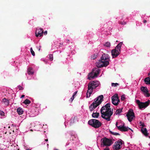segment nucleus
I'll return each instance as SVG.
<instances>
[{"instance_id":"nucleus-1","label":"nucleus","mask_w":150,"mask_h":150,"mask_svg":"<svg viewBox=\"0 0 150 150\" xmlns=\"http://www.w3.org/2000/svg\"><path fill=\"white\" fill-rule=\"evenodd\" d=\"M109 59V57L108 54H103L101 57V60H99L98 63L97 67L94 68L93 69L92 71L88 75V79L90 80H91L95 77H96L99 73V69L98 68L103 67H106L109 64L108 61H105Z\"/></svg>"},{"instance_id":"nucleus-2","label":"nucleus","mask_w":150,"mask_h":150,"mask_svg":"<svg viewBox=\"0 0 150 150\" xmlns=\"http://www.w3.org/2000/svg\"><path fill=\"white\" fill-rule=\"evenodd\" d=\"M113 110L110 108V104L108 103L103 106L100 109L101 117L107 121L111 120V117L113 114Z\"/></svg>"},{"instance_id":"nucleus-3","label":"nucleus","mask_w":150,"mask_h":150,"mask_svg":"<svg viewBox=\"0 0 150 150\" xmlns=\"http://www.w3.org/2000/svg\"><path fill=\"white\" fill-rule=\"evenodd\" d=\"M99 82L97 81H91L88 84L87 93L86 98L89 97L92 93L93 89H95L99 85Z\"/></svg>"},{"instance_id":"nucleus-4","label":"nucleus","mask_w":150,"mask_h":150,"mask_svg":"<svg viewBox=\"0 0 150 150\" xmlns=\"http://www.w3.org/2000/svg\"><path fill=\"white\" fill-rule=\"evenodd\" d=\"M103 96L101 95L94 100V101L91 105L89 108L91 111H93L94 109L96 108L98 105H100L103 100Z\"/></svg>"},{"instance_id":"nucleus-5","label":"nucleus","mask_w":150,"mask_h":150,"mask_svg":"<svg viewBox=\"0 0 150 150\" xmlns=\"http://www.w3.org/2000/svg\"><path fill=\"white\" fill-rule=\"evenodd\" d=\"M88 124L96 128L100 127L102 125L101 123L99 121L95 119L89 120Z\"/></svg>"},{"instance_id":"nucleus-6","label":"nucleus","mask_w":150,"mask_h":150,"mask_svg":"<svg viewBox=\"0 0 150 150\" xmlns=\"http://www.w3.org/2000/svg\"><path fill=\"white\" fill-rule=\"evenodd\" d=\"M101 141H102L103 146H110L113 143V142L111 139L108 138L106 137L102 139Z\"/></svg>"},{"instance_id":"nucleus-7","label":"nucleus","mask_w":150,"mask_h":150,"mask_svg":"<svg viewBox=\"0 0 150 150\" xmlns=\"http://www.w3.org/2000/svg\"><path fill=\"white\" fill-rule=\"evenodd\" d=\"M128 121L131 122L134 118L135 117L134 113L132 109H130L128 111L126 115Z\"/></svg>"},{"instance_id":"nucleus-8","label":"nucleus","mask_w":150,"mask_h":150,"mask_svg":"<svg viewBox=\"0 0 150 150\" xmlns=\"http://www.w3.org/2000/svg\"><path fill=\"white\" fill-rule=\"evenodd\" d=\"M136 103L138 105L139 108L142 109L147 107L149 104L150 101L148 100L145 103H142L140 102L139 100H136Z\"/></svg>"},{"instance_id":"nucleus-9","label":"nucleus","mask_w":150,"mask_h":150,"mask_svg":"<svg viewBox=\"0 0 150 150\" xmlns=\"http://www.w3.org/2000/svg\"><path fill=\"white\" fill-rule=\"evenodd\" d=\"M123 141L121 140L116 142L113 145V149L114 150H117L120 149L122 147L121 146L122 144Z\"/></svg>"},{"instance_id":"nucleus-10","label":"nucleus","mask_w":150,"mask_h":150,"mask_svg":"<svg viewBox=\"0 0 150 150\" xmlns=\"http://www.w3.org/2000/svg\"><path fill=\"white\" fill-rule=\"evenodd\" d=\"M112 103L115 105H117L118 104L120 100L118 99L117 94H115L112 97Z\"/></svg>"},{"instance_id":"nucleus-11","label":"nucleus","mask_w":150,"mask_h":150,"mask_svg":"<svg viewBox=\"0 0 150 150\" xmlns=\"http://www.w3.org/2000/svg\"><path fill=\"white\" fill-rule=\"evenodd\" d=\"M44 30L42 28H39L36 29L35 32L36 36L37 37L39 36L41 37L43 35Z\"/></svg>"},{"instance_id":"nucleus-12","label":"nucleus","mask_w":150,"mask_h":150,"mask_svg":"<svg viewBox=\"0 0 150 150\" xmlns=\"http://www.w3.org/2000/svg\"><path fill=\"white\" fill-rule=\"evenodd\" d=\"M111 54L113 58L116 57L120 53L117 50L113 49L111 51Z\"/></svg>"},{"instance_id":"nucleus-13","label":"nucleus","mask_w":150,"mask_h":150,"mask_svg":"<svg viewBox=\"0 0 150 150\" xmlns=\"http://www.w3.org/2000/svg\"><path fill=\"white\" fill-rule=\"evenodd\" d=\"M123 44L122 42H120L115 47V48L114 49L116 50H117L119 53L120 52V49L122 45Z\"/></svg>"},{"instance_id":"nucleus-14","label":"nucleus","mask_w":150,"mask_h":150,"mask_svg":"<svg viewBox=\"0 0 150 150\" xmlns=\"http://www.w3.org/2000/svg\"><path fill=\"white\" fill-rule=\"evenodd\" d=\"M2 102L6 106H8L9 105V100L5 98H4L2 100Z\"/></svg>"},{"instance_id":"nucleus-15","label":"nucleus","mask_w":150,"mask_h":150,"mask_svg":"<svg viewBox=\"0 0 150 150\" xmlns=\"http://www.w3.org/2000/svg\"><path fill=\"white\" fill-rule=\"evenodd\" d=\"M129 129L131 130L133 132V130H132L131 129L128 127L125 126L124 125L122 126V129L121 130V131H127Z\"/></svg>"},{"instance_id":"nucleus-16","label":"nucleus","mask_w":150,"mask_h":150,"mask_svg":"<svg viewBox=\"0 0 150 150\" xmlns=\"http://www.w3.org/2000/svg\"><path fill=\"white\" fill-rule=\"evenodd\" d=\"M141 130L142 133L146 136H148V134L147 132V129L146 128H142Z\"/></svg>"},{"instance_id":"nucleus-17","label":"nucleus","mask_w":150,"mask_h":150,"mask_svg":"<svg viewBox=\"0 0 150 150\" xmlns=\"http://www.w3.org/2000/svg\"><path fill=\"white\" fill-rule=\"evenodd\" d=\"M17 111L19 115H21L23 114V111L22 109L21 108H19L17 109Z\"/></svg>"},{"instance_id":"nucleus-18","label":"nucleus","mask_w":150,"mask_h":150,"mask_svg":"<svg viewBox=\"0 0 150 150\" xmlns=\"http://www.w3.org/2000/svg\"><path fill=\"white\" fill-rule=\"evenodd\" d=\"M140 89L141 91L145 93L148 92V90L146 87L142 86L141 87Z\"/></svg>"},{"instance_id":"nucleus-19","label":"nucleus","mask_w":150,"mask_h":150,"mask_svg":"<svg viewBox=\"0 0 150 150\" xmlns=\"http://www.w3.org/2000/svg\"><path fill=\"white\" fill-rule=\"evenodd\" d=\"M144 81L146 83V84L150 85V78L147 77L146 78L144 79Z\"/></svg>"},{"instance_id":"nucleus-20","label":"nucleus","mask_w":150,"mask_h":150,"mask_svg":"<svg viewBox=\"0 0 150 150\" xmlns=\"http://www.w3.org/2000/svg\"><path fill=\"white\" fill-rule=\"evenodd\" d=\"M122 108H119L116 110L115 112V114L116 115H119L122 112Z\"/></svg>"},{"instance_id":"nucleus-21","label":"nucleus","mask_w":150,"mask_h":150,"mask_svg":"<svg viewBox=\"0 0 150 150\" xmlns=\"http://www.w3.org/2000/svg\"><path fill=\"white\" fill-rule=\"evenodd\" d=\"M99 115V113L98 112H93L92 115V116L93 117L97 118Z\"/></svg>"},{"instance_id":"nucleus-22","label":"nucleus","mask_w":150,"mask_h":150,"mask_svg":"<svg viewBox=\"0 0 150 150\" xmlns=\"http://www.w3.org/2000/svg\"><path fill=\"white\" fill-rule=\"evenodd\" d=\"M75 119V117H71L70 120V126L72 125L74 123V120Z\"/></svg>"},{"instance_id":"nucleus-23","label":"nucleus","mask_w":150,"mask_h":150,"mask_svg":"<svg viewBox=\"0 0 150 150\" xmlns=\"http://www.w3.org/2000/svg\"><path fill=\"white\" fill-rule=\"evenodd\" d=\"M32 68L31 67L29 68L28 69V74H32L33 72L32 71Z\"/></svg>"},{"instance_id":"nucleus-24","label":"nucleus","mask_w":150,"mask_h":150,"mask_svg":"<svg viewBox=\"0 0 150 150\" xmlns=\"http://www.w3.org/2000/svg\"><path fill=\"white\" fill-rule=\"evenodd\" d=\"M25 105L29 104L30 103V101L28 99L25 100L23 103Z\"/></svg>"},{"instance_id":"nucleus-25","label":"nucleus","mask_w":150,"mask_h":150,"mask_svg":"<svg viewBox=\"0 0 150 150\" xmlns=\"http://www.w3.org/2000/svg\"><path fill=\"white\" fill-rule=\"evenodd\" d=\"M116 126L117 127V128L119 130H120V131H121V130L122 129V126H118L117 122H116Z\"/></svg>"},{"instance_id":"nucleus-26","label":"nucleus","mask_w":150,"mask_h":150,"mask_svg":"<svg viewBox=\"0 0 150 150\" xmlns=\"http://www.w3.org/2000/svg\"><path fill=\"white\" fill-rule=\"evenodd\" d=\"M104 45L107 47H110V43L109 42H107L105 43V45Z\"/></svg>"},{"instance_id":"nucleus-27","label":"nucleus","mask_w":150,"mask_h":150,"mask_svg":"<svg viewBox=\"0 0 150 150\" xmlns=\"http://www.w3.org/2000/svg\"><path fill=\"white\" fill-rule=\"evenodd\" d=\"M110 134L114 135H120V134L118 133L113 132L111 131H110Z\"/></svg>"},{"instance_id":"nucleus-28","label":"nucleus","mask_w":150,"mask_h":150,"mask_svg":"<svg viewBox=\"0 0 150 150\" xmlns=\"http://www.w3.org/2000/svg\"><path fill=\"white\" fill-rule=\"evenodd\" d=\"M49 56V58L50 60L51 61H52L53 59V55L52 54H50Z\"/></svg>"},{"instance_id":"nucleus-29","label":"nucleus","mask_w":150,"mask_h":150,"mask_svg":"<svg viewBox=\"0 0 150 150\" xmlns=\"http://www.w3.org/2000/svg\"><path fill=\"white\" fill-rule=\"evenodd\" d=\"M30 51L31 53V54H32V55L33 56H35V52L33 51V50L32 49V47L30 49Z\"/></svg>"},{"instance_id":"nucleus-30","label":"nucleus","mask_w":150,"mask_h":150,"mask_svg":"<svg viewBox=\"0 0 150 150\" xmlns=\"http://www.w3.org/2000/svg\"><path fill=\"white\" fill-rule=\"evenodd\" d=\"M112 86L114 87H116L117 86L119 85V84L117 83H112L111 84Z\"/></svg>"},{"instance_id":"nucleus-31","label":"nucleus","mask_w":150,"mask_h":150,"mask_svg":"<svg viewBox=\"0 0 150 150\" xmlns=\"http://www.w3.org/2000/svg\"><path fill=\"white\" fill-rule=\"evenodd\" d=\"M4 113L3 111L0 110V117L4 116Z\"/></svg>"},{"instance_id":"nucleus-32","label":"nucleus","mask_w":150,"mask_h":150,"mask_svg":"<svg viewBox=\"0 0 150 150\" xmlns=\"http://www.w3.org/2000/svg\"><path fill=\"white\" fill-rule=\"evenodd\" d=\"M119 23L120 24H122V25H125L127 23L126 22H125L124 21H120L119 22Z\"/></svg>"},{"instance_id":"nucleus-33","label":"nucleus","mask_w":150,"mask_h":150,"mask_svg":"<svg viewBox=\"0 0 150 150\" xmlns=\"http://www.w3.org/2000/svg\"><path fill=\"white\" fill-rule=\"evenodd\" d=\"M125 99V96L124 95H122L121 96V99L122 100H124Z\"/></svg>"},{"instance_id":"nucleus-34","label":"nucleus","mask_w":150,"mask_h":150,"mask_svg":"<svg viewBox=\"0 0 150 150\" xmlns=\"http://www.w3.org/2000/svg\"><path fill=\"white\" fill-rule=\"evenodd\" d=\"M74 98V97L73 96H72V97L69 100V101L70 102H71L73 101Z\"/></svg>"},{"instance_id":"nucleus-35","label":"nucleus","mask_w":150,"mask_h":150,"mask_svg":"<svg viewBox=\"0 0 150 150\" xmlns=\"http://www.w3.org/2000/svg\"><path fill=\"white\" fill-rule=\"evenodd\" d=\"M97 57V54H94L93 55V57L92 58H93V59H95V58H96Z\"/></svg>"},{"instance_id":"nucleus-36","label":"nucleus","mask_w":150,"mask_h":150,"mask_svg":"<svg viewBox=\"0 0 150 150\" xmlns=\"http://www.w3.org/2000/svg\"><path fill=\"white\" fill-rule=\"evenodd\" d=\"M18 88L20 90H22L23 89V88L21 86H18Z\"/></svg>"},{"instance_id":"nucleus-37","label":"nucleus","mask_w":150,"mask_h":150,"mask_svg":"<svg viewBox=\"0 0 150 150\" xmlns=\"http://www.w3.org/2000/svg\"><path fill=\"white\" fill-rule=\"evenodd\" d=\"M145 93L146 94L147 97H149L150 96V94L149 93H148V92H147V93Z\"/></svg>"},{"instance_id":"nucleus-38","label":"nucleus","mask_w":150,"mask_h":150,"mask_svg":"<svg viewBox=\"0 0 150 150\" xmlns=\"http://www.w3.org/2000/svg\"><path fill=\"white\" fill-rule=\"evenodd\" d=\"M77 91H76L74 93V94H73V96H73L74 97V96H75L76 94L77 93Z\"/></svg>"},{"instance_id":"nucleus-39","label":"nucleus","mask_w":150,"mask_h":150,"mask_svg":"<svg viewBox=\"0 0 150 150\" xmlns=\"http://www.w3.org/2000/svg\"><path fill=\"white\" fill-rule=\"evenodd\" d=\"M43 33H44V35H46L47 34V30L45 31Z\"/></svg>"},{"instance_id":"nucleus-40","label":"nucleus","mask_w":150,"mask_h":150,"mask_svg":"<svg viewBox=\"0 0 150 150\" xmlns=\"http://www.w3.org/2000/svg\"><path fill=\"white\" fill-rule=\"evenodd\" d=\"M104 150H110V149L108 147H106L105 149Z\"/></svg>"},{"instance_id":"nucleus-41","label":"nucleus","mask_w":150,"mask_h":150,"mask_svg":"<svg viewBox=\"0 0 150 150\" xmlns=\"http://www.w3.org/2000/svg\"><path fill=\"white\" fill-rule=\"evenodd\" d=\"M141 124H142L140 125L142 126V127H144V124H143L142 123V122H140V123Z\"/></svg>"},{"instance_id":"nucleus-42","label":"nucleus","mask_w":150,"mask_h":150,"mask_svg":"<svg viewBox=\"0 0 150 150\" xmlns=\"http://www.w3.org/2000/svg\"><path fill=\"white\" fill-rule=\"evenodd\" d=\"M146 22H147V21H146V20H144L143 22L144 23H146Z\"/></svg>"},{"instance_id":"nucleus-43","label":"nucleus","mask_w":150,"mask_h":150,"mask_svg":"<svg viewBox=\"0 0 150 150\" xmlns=\"http://www.w3.org/2000/svg\"><path fill=\"white\" fill-rule=\"evenodd\" d=\"M24 96H25V95H22L21 96V98H23Z\"/></svg>"},{"instance_id":"nucleus-44","label":"nucleus","mask_w":150,"mask_h":150,"mask_svg":"<svg viewBox=\"0 0 150 150\" xmlns=\"http://www.w3.org/2000/svg\"><path fill=\"white\" fill-rule=\"evenodd\" d=\"M45 140L47 142V141H48V139H45Z\"/></svg>"},{"instance_id":"nucleus-45","label":"nucleus","mask_w":150,"mask_h":150,"mask_svg":"<svg viewBox=\"0 0 150 150\" xmlns=\"http://www.w3.org/2000/svg\"><path fill=\"white\" fill-rule=\"evenodd\" d=\"M150 72H149V73L148 74V76L150 77Z\"/></svg>"},{"instance_id":"nucleus-46","label":"nucleus","mask_w":150,"mask_h":150,"mask_svg":"<svg viewBox=\"0 0 150 150\" xmlns=\"http://www.w3.org/2000/svg\"><path fill=\"white\" fill-rule=\"evenodd\" d=\"M67 41L68 42L69 41V40H67Z\"/></svg>"},{"instance_id":"nucleus-47","label":"nucleus","mask_w":150,"mask_h":150,"mask_svg":"<svg viewBox=\"0 0 150 150\" xmlns=\"http://www.w3.org/2000/svg\"><path fill=\"white\" fill-rule=\"evenodd\" d=\"M26 150H30V149H26Z\"/></svg>"},{"instance_id":"nucleus-48","label":"nucleus","mask_w":150,"mask_h":150,"mask_svg":"<svg viewBox=\"0 0 150 150\" xmlns=\"http://www.w3.org/2000/svg\"><path fill=\"white\" fill-rule=\"evenodd\" d=\"M31 130V131H32V129H31V130Z\"/></svg>"},{"instance_id":"nucleus-49","label":"nucleus","mask_w":150,"mask_h":150,"mask_svg":"<svg viewBox=\"0 0 150 150\" xmlns=\"http://www.w3.org/2000/svg\"><path fill=\"white\" fill-rule=\"evenodd\" d=\"M69 150H71V149H69Z\"/></svg>"},{"instance_id":"nucleus-50","label":"nucleus","mask_w":150,"mask_h":150,"mask_svg":"<svg viewBox=\"0 0 150 150\" xmlns=\"http://www.w3.org/2000/svg\"><path fill=\"white\" fill-rule=\"evenodd\" d=\"M149 145H150V143L149 144Z\"/></svg>"},{"instance_id":"nucleus-51","label":"nucleus","mask_w":150,"mask_h":150,"mask_svg":"<svg viewBox=\"0 0 150 150\" xmlns=\"http://www.w3.org/2000/svg\"><path fill=\"white\" fill-rule=\"evenodd\" d=\"M149 137L150 138V137Z\"/></svg>"}]
</instances>
